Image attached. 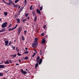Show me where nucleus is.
I'll return each mask as SVG.
<instances>
[{
    "label": "nucleus",
    "instance_id": "obj_34",
    "mask_svg": "<svg viewBox=\"0 0 79 79\" xmlns=\"http://www.w3.org/2000/svg\"><path fill=\"white\" fill-rule=\"evenodd\" d=\"M2 2H4L5 3H6V4L7 3V2H5V0H2Z\"/></svg>",
    "mask_w": 79,
    "mask_h": 79
},
{
    "label": "nucleus",
    "instance_id": "obj_37",
    "mask_svg": "<svg viewBox=\"0 0 79 79\" xmlns=\"http://www.w3.org/2000/svg\"><path fill=\"white\" fill-rule=\"evenodd\" d=\"M46 27V25H45L43 26V29H45Z\"/></svg>",
    "mask_w": 79,
    "mask_h": 79
},
{
    "label": "nucleus",
    "instance_id": "obj_5",
    "mask_svg": "<svg viewBox=\"0 0 79 79\" xmlns=\"http://www.w3.org/2000/svg\"><path fill=\"white\" fill-rule=\"evenodd\" d=\"M5 68V65L0 64V69H3Z\"/></svg>",
    "mask_w": 79,
    "mask_h": 79
},
{
    "label": "nucleus",
    "instance_id": "obj_9",
    "mask_svg": "<svg viewBox=\"0 0 79 79\" xmlns=\"http://www.w3.org/2000/svg\"><path fill=\"white\" fill-rule=\"evenodd\" d=\"M42 62V59L41 58L40 60V61H39V62H38L40 65L41 64Z\"/></svg>",
    "mask_w": 79,
    "mask_h": 79
},
{
    "label": "nucleus",
    "instance_id": "obj_3",
    "mask_svg": "<svg viewBox=\"0 0 79 79\" xmlns=\"http://www.w3.org/2000/svg\"><path fill=\"white\" fill-rule=\"evenodd\" d=\"M22 29H23V28L21 27H20L19 28L18 31V35H19V34H20V33H21V31H22Z\"/></svg>",
    "mask_w": 79,
    "mask_h": 79
},
{
    "label": "nucleus",
    "instance_id": "obj_20",
    "mask_svg": "<svg viewBox=\"0 0 79 79\" xmlns=\"http://www.w3.org/2000/svg\"><path fill=\"white\" fill-rule=\"evenodd\" d=\"M38 66H39V65L38 64V63H36L35 65V68H37V67H38Z\"/></svg>",
    "mask_w": 79,
    "mask_h": 79
},
{
    "label": "nucleus",
    "instance_id": "obj_11",
    "mask_svg": "<svg viewBox=\"0 0 79 79\" xmlns=\"http://www.w3.org/2000/svg\"><path fill=\"white\" fill-rule=\"evenodd\" d=\"M6 31L5 28H3L1 30V32H5Z\"/></svg>",
    "mask_w": 79,
    "mask_h": 79
},
{
    "label": "nucleus",
    "instance_id": "obj_27",
    "mask_svg": "<svg viewBox=\"0 0 79 79\" xmlns=\"http://www.w3.org/2000/svg\"><path fill=\"white\" fill-rule=\"evenodd\" d=\"M3 76V73H0V76Z\"/></svg>",
    "mask_w": 79,
    "mask_h": 79
},
{
    "label": "nucleus",
    "instance_id": "obj_46",
    "mask_svg": "<svg viewBox=\"0 0 79 79\" xmlns=\"http://www.w3.org/2000/svg\"><path fill=\"white\" fill-rule=\"evenodd\" d=\"M15 47L14 46V47H13V49L12 50H15Z\"/></svg>",
    "mask_w": 79,
    "mask_h": 79
},
{
    "label": "nucleus",
    "instance_id": "obj_61",
    "mask_svg": "<svg viewBox=\"0 0 79 79\" xmlns=\"http://www.w3.org/2000/svg\"><path fill=\"white\" fill-rule=\"evenodd\" d=\"M1 19H0V21H1Z\"/></svg>",
    "mask_w": 79,
    "mask_h": 79
},
{
    "label": "nucleus",
    "instance_id": "obj_18",
    "mask_svg": "<svg viewBox=\"0 0 79 79\" xmlns=\"http://www.w3.org/2000/svg\"><path fill=\"white\" fill-rule=\"evenodd\" d=\"M14 29L13 28H10L9 29L8 31H13V30H14Z\"/></svg>",
    "mask_w": 79,
    "mask_h": 79
},
{
    "label": "nucleus",
    "instance_id": "obj_48",
    "mask_svg": "<svg viewBox=\"0 0 79 79\" xmlns=\"http://www.w3.org/2000/svg\"><path fill=\"white\" fill-rule=\"evenodd\" d=\"M9 61L10 62V63H12V62H11V60H10Z\"/></svg>",
    "mask_w": 79,
    "mask_h": 79
},
{
    "label": "nucleus",
    "instance_id": "obj_36",
    "mask_svg": "<svg viewBox=\"0 0 79 79\" xmlns=\"http://www.w3.org/2000/svg\"><path fill=\"white\" fill-rule=\"evenodd\" d=\"M32 5H31L30 7V9L31 10H32Z\"/></svg>",
    "mask_w": 79,
    "mask_h": 79
},
{
    "label": "nucleus",
    "instance_id": "obj_57",
    "mask_svg": "<svg viewBox=\"0 0 79 79\" xmlns=\"http://www.w3.org/2000/svg\"><path fill=\"white\" fill-rule=\"evenodd\" d=\"M40 53H41V52H42V50H40Z\"/></svg>",
    "mask_w": 79,
    "mask_h": 79
},
{
    "label": "nucleus",
    "instance_id": "obj_35",
    "mask_svg": "<svg viewBox=\"0 0 79 79\" xmlns=\"http://www.w3.org/2000/svg\"><path fill=\"white\" fill-rule=\"evenodd\" d=\"M29 15V14L27 13L25 14V17H27V16Z\"/></svg>",
    "mask_w": 79,
    "mask_h": 79
},
{
    "label": "nucleus",
    "instance_id": "obj_44",
    "mask_svg": "<svg viewBox=\"0 0 79 79\" xmlns=\"http://www.w3.org/2000/svg\"><path fill=\"white\" fill-rule=\"evenodd\" d=\"M41 36H44V33H42L41 34Z\"/></svg>",
    "mask_w": 79,
    "mask_h": 79
},
{
    "label": "nucleus",
    "instance_id": "obj_30",
    "mask_svg": "<svg viewBox=\"0 0 79 79\" xmlns=\"http://www.w3.org/2000/svg\"><path fill=\"white\" fill-rule=\"evenodd\" d=\"M6 4L7 5H11V3H10V2H9V3H7Z\"/></svg>",
    "mask_w": 79,
    "mask_h": 79
},
{
    "label": "nucleus",
    "instance_id": "obj_40",
    "mask_svg": "<svg viewBox=\"0 0 79 79\" xmlns=\"http://www.w3.org/2000/svg\"><path fill=\"white\" fill-rule=\"evenodd\" d=\"M28 52H27V51L24 52L25 54H28Z\"/></svg>",
    "mask_w": 79,
    "mask_h": 79
},
{
    "label": "nucleus",
    "instance_id": "obj_26",
    "mask_svg": "<svg viewBox=\"0 0 79 79\" xmlns=\"http://www.w3.org/2000/svg\"><path fill=\"white\" fill-rule=\"evenodd\" d=\"M43 8V6H42L40 8V10H42V8Z\"/></svg>",
    "mask_w": 79,
    "mask_h": 79
},
{
    "label": "nucleus",
    "instance_id": "obj_24",
    "mask_svg": "<svg viewBox=\"0 0 79 79\" xmlns=\"http://www.w3.org/2000/svg\"><path fill=\"white\" fill-rule=\"evenodd\" d=\"M16 49L17 50V52H19V50L18 49V47H16Z\"/></svg>",
    "mask_w": 79,
    "mask_h": 79
},
{
    "label": "nucleus",
    "instance_id": "obj_6",
    "mask_svg": "<svg viewBox=\"0 0 79 79\" xmlns=\"http://www.w3.org/2000/svg\"><path fill=\"white\" fill-rule=\"evenodd\" d=\"M9 41L8 40H5V45L7 46L8 45V44Z\"/></svg>",
    "mask_w": 79,
    "mask_h": 79
},
{
    "label": "nucleus",
    "instance_id": "obj_50",
    "mask_svg": "<svg viewBox=\"0 0 79 79\" xmlns=\"http://www.w3.org/2000/svg\"><path fill=\"white\" fill-rule=\"evenodd\" d=\"M20 8H21V6H19L18 8V9H19Z\"/></svg>",
    "mask_w": 79,
    "mask_h": 79
},
{
    "label": "nucleus",
    "instance_id": "obj_14",
    "mask_svg": "<svg viewBox=\"0 0 79 79\" xmlns=\"http://www.w3.org/2000/svg\"><path fill=\"white\" fill-rule=\"evenodd\" d=\"M22 39L23 41L25 40V38H24V35H22Z\"/></svg>",
    "mask_w": 79,
    "mask_h": 79
},
{
    "label": "nucleus",
    "instance_id": "obj_60",
    "mask_svg": "<svg viewBox=\"0 0 79 79\" xmlns=\"http://www.w3.org/2000/svg\"><path fill=\"white\" fill-rule=\"evenodd\" d=\"M2 63H0V64H2Z\"/></svg>",
    "mask_w": 79,
    "mask_h": 79
},
{
    "label": "nucleus",
    "instance_id": "obj_16",
    "mask_svg": "<svg viewBox=\"0 0 79 79\" xmlns=\"http://www.w3.org/2000/svg\"><path fill=\"white\" fill-rule=\"evenodd\" d=\"M35 10L32 11V13L34 16H35Z\"/></svg>",
    "mask_w": 79,
    "mask_h": 79
},
{
    "label": "nucleus",
    "instance_id": "obj_15",
    "mask_svg": "<svg viewBox=\"0 0 79 79\" xmlns=\"http://www.w3.org/2000/svg\"><path fill=\"white\" fill-rule=\"evenodd\" d=\"M37 17L36 16H35V18L34 19V22H36L37 20Z\"/></svg>",
    "mask_w": 79,
    "mask_h": 79
},
{
    "label": "nucleus",
    "instance_id": "obj_55",
    "mask_svg": "<svg viewBox=\"0 0 79 79\" xmlns=\"http://www.w3.org/2000/svg\"><path fill=\"white\" fill-rule=\"evenodd\" d=\"M19 62H21V60H19Z\"/></svg>",
    "mask_w": 79,
    "mask_h": 79
},
{
    "label": "nucleus",
    "instance_id": "obj_58",
    "mask_svg": "<svg viewBox=\"0 0 79 79\" xmlns=\"http://www.w3.org/2000/svg\"><path fill=\"white\" fill-rule=\"evenodd\" d=\"M13 45H12V48H13Z\"/></svg>",
    "mask_w": 79,
    "mask_h": 79
},
{
    "label": "nucleus",
    "instance_id": "obj_39",
    "mask_svg": "<svg viewBox=\"0 0 79 79\" xmlns=\"http://www.w3.org/2000/svg\"><path fill=\"white\" fill-rule=\"evenodd\" d=\"M17 55H18L19 56H21V54L20 53H17Z\"/></svg>",
    "mask_w": 79,
    "mask_h": 79
},
{
    "label": "nucleus",
    "instance_id": "obj_45",
    "mask_svg": "<svg viewBox=\"0 0 79 79\" xmlns=\"http://www.w3.org/2000/svg\"><path fill=\"white\" fill-rule=\"evenodd\" d=\"M16 64V66H18V65H19V64H16H16Z\"/></svg>",
    "mask_w": 79,
    "mask_h": 79
},
{
    "label": "nucleus",
    "instance_id": "obj_22",
    "mask_svg": "<svg viewBox=\"0 0 79 79\" xmlns=\"http://www.w3.org/2000/svg\"><path fill=\"white\" fill-rule=\"evenodd\" d=\"M24 60H28V57L26 56L24 58Z\"/></svg>",
    "mask_w": 79,
    "mask_h": 79
},
{
    "label": "nucleus",
    "instance_id": "obj_2",
    "mask_svg": "<svg viewBox=\"0 0 79 79\" xmlns=\"http://www.w3.org/2000/svg\"><path fill=\"white\" fill-rule=\"evenodd\" d=\"M8 24V23L5 22L4 23L2 24L1 25V26L3 28L4 27H6V26L7 25V24Z\"/></svg>",
    "mask_w": 79,
    "mask_h": 79
},
{
    "label": "nucleus",
    "instance_id": "obj_51",
    "mask_svg": "<svg viewBox=\"0 0 79 79\" xmlns=\"http://www.w3.org/2000/svg\"><path fill=\"white\" fill-rule=\"evenodd\" d=\"M33 55H34V56H35V55H36V53H34Z\"/></svg>",
    "mask_w": 79,
    "mask_h": 79
},
{
    "label": "nucleus",
    "instance_id": "obj_4",
    "mask_svg": "<svg viewBox=\"0 0 79 79\" xmlns=\"http://www.w3.org/2000/svg\"><path fill=\"white\" fill-rule=\"evenodd\" d=\"M21 73L25 75L26 74H27V72L25 71H24L23 69H21Z\"/></svg>",
    "mask_w": 79,
    "mask_h": 79
},
{
    "label": "nucleus",
    "instance_id": "obj_54",
    "mask_svg": "<svg viewBox=\"0 0 79 79\" xmlns=\"http://www.w3.org/2000/svg\"><path fill=\"white\" fill-rule=\"evenodd\" d=\"M34 55H33L32 56V57H33V58H34Z\"/></svg>",
    "mask_w": 79,
    "mask_h": 79
},
{
    "label": "nucleus",
    "instance_id": "obj_1",
    "mask_svg": "<svg viewBox=\"0 0 79 79\" xmlns=\"http://www.w3.org/2000/svg\"><path fill=\"white\" fill-rule=\"evenodd\" d=\"M38 44V43L34 42L32 43V47H33V48H35V47H37Z\"/></svg>",
    "mask_w": 79,
    "mask_h": 79
},
{
    "label": "nucleus",
    "instance_id": "obj_32",
    "mask_svg": "<svg viewBox=\"0 0 79 79\" xmlns=\"http://www.w3.org/2000/svg\"><path fill=\"white\" fill-rule=\"evenodd\" d=\"M10 3H12V4H13V5H15V4L12 1H10Z\"/></svg>",
    "mask_w": 79,
    "mask_h": 79
},
{
    "label": "nucleus",
    "instance_id": "obj_59",
    "mask_svg": "<svg viewBox=\"0 0 79 79\" xmlns=\"http://www.w3.org/2000/svg\"><path fill=\"white\" fill-rule=\"evenodd\" d=\"M40 55H42V53L40 52Z\"/></svg>",
    "mask_w": 79,
    "mask_h": 79
},
{
    "label": "nucleus",
    "instance_id": "obj_31",
    "mask_svg": "<svg viewBox=\"0 0 79 79\" xmlns=\"http://www.w3.org/2000/svg\"><path fill=\"white\" fill-rule=\"evenodd\" d=\"M18 27V24L16 25L13 28H14V29H16V27Z\"/></svg>",
    "mask_w": 79,
    "mask_h": 79
},
{
    "label": "nucleus",
    "instance_id": "obj_41",
    "mask_svg": "<svg viewBox=\"0 0 79 79\" xmlns=\"http://www.w3.org/2000/svg\"><path fill=\"white\" fill-rule=\"evenodd\" d=\"M21 11H22V10H21V9H20V10H19V15L20 14V13L21 12Z\"/></svg>",
    "mask_w": 79,
    "mask_h": 79
},
{
    "label": "nucleus",
    "instance_id": "obj_13",
    "mask_svg": "<svg viewBox=\"0 0 79 79\" xmlns=\"http://www.w3.org/2000/svg\"><path fill=\"white\" fill-rule=\"evenodd\" d=\"M37 40H38V39H37V38H35V41H34V42H36V43H38L37 42Z\"/></svg>",
    "mask_w": 79,
    "mask_h": 79
},
{
    "label": "nucleus",
    "instance_id": "obj_47",
    "mask_svg": "<svg viewBox=\"0 0 79 79\" xmlns=\"http://www.w3.org/2000/svg\"><path fill=\"white\" fill-rule=\"evenodd\" d=\"M26 32H27V31H26V30H25L24 31V33H26Z\"/></svg>",
    "mask_w": 79,
    "mask_h": 79
},
{
    "label": "nucleus",
    "instance_id": "obj_62",
    "mask_svg": "<svg viewBox=\"0 0 79 79\" xmlns=\"http://www.w3.org/2000/svg\"><path fill=\"white\" fill-rule=\"evenodd\" d=\"M14 42H16V40H14Z\"/></svg>",
    "mask_w": 79,
    "mask_h": 79
},
{
    "label": "nucleus",
    "instance_id": "obj_17",
    "mask_svg": "<svg viewBox=\"0 0 79 79\" xmlns=\"http://www.w3.org/2000/svg\"><path fill=\"white\" fill-rule=\"evenodd\" d=\"M5 64H10V63L8 62V60H7L5 62Z\"/></svg>",
    "mask_w": 79,
    "mask_h": 79
},
{
    "label": "nucleus",
    "instance_id": "obj_64",
    "mask_svg": "<svg viewBox=\"0 0 79 79\" xmlns=\"http://www.w3.org/2000/svg\"><path fill=\"white\" fill-rule=\"evenodd\" d=\"M8 71H7L6 72V73H8Z\"/></svg>",
    "mask_w": 79,
    "mask_h": 79
},
{
    "label": "nucleus",
    "instance_id": "obj_33",
    "mask_svg": "<svg viewBox=\"0 0 79 79\" xmlns=\"http://www.w3.org/2000/svg\"><path fill=\"white\" fill-rule=\"evenodd\" d=\"M24 3H25V5H26L27 4V0H25V1H24Z\"/></svg>",
    "mask_w": 79,
    "mask_h": 79
},
{
    "label": "nucleus",
    "instance_id": "obj_10",
    "mask_svg": "<svg viewBox=\"0 0 79 79\" xmlns=\"http://www.w3.org/2000/svg\"><path fill=\"white\" fill-rule=\"evenodd\" d=\"M16 21H17V23H20V19L19 18L17 19Z\"/></svg>",
    "mask_w": 79,
    "mask_h": 79
},
{
    "label": "nucleus",
    "instance_id": "obj_43",
    "mask_svg": "<svg viewBox=\"0 0 79 79\" xmlns=\"http://www.w3.org/2000/svg\"><path fill=\"white\" fill-rule=\"evenodd\" d=\"M36 62L37 63H39V60L37 59Z\"/></svg>",
    "mask_w": 79,
    "mask_h": 79
},
{
    "label": "nucleus",
    "instance_id": "obj_25",
    "mask_svg": "<svg viewBox=\"0 0 79 79\" xmlns=\"http://www.w3.org/2000/svg\"><path fill=\"white\" fill-rule=\"evenodd\" d=\"M4 14L5 15V16H7L8 13H7V12H4Z\"/></svg>",
    "mask_w": 79,
    "mask_h": 79
},
{
    "label": "nucleus",
    "instance_id": "obj_42",
    "mask_svg": "<svg viewBox=\"0 0 79 79\" xmlns=\"http://www.w3.org/2000/svg\"><path fill=\"white\" fill-rule=\"evenodd\" d=\"M23 9H24V7H22L20 8L21 10H22Z\"/></svg>",
    "mask_w": 79,
    "mask_h": 79
},
{
    "label": "nucleus",
    "instance_id": "obj_49",
    "mask_svg": "<svg viewBox=\"0 0 79 79\" xmlns=\"http://www.w3.org/2000/svg\"><path fill=\"white\" fill-rule=\"evenodd\" d=\"M30 18V17L29 16L27 17V19H29Z\"/></svg>",
    "mask_w": 79,
    "mask_h": 79
},
{
    "label": "nucleus",
    "instance_id": "obj_52",
    "mask_svg": "<svg viewBox=\"0 0 79 79\" xmlns=\"http://www.w3.org/2000/svg\"><path fill=\"white\" fill-rule=\"evenodd\" d=\"M33 55H34V56H35V55H36V53H34Z\"/></svg>",
    "mask_w": 79,
    "mask_h": 79
},
{
    "label": "nucleus",
    "instance_id": "obj_28",
    "mask_svg": "<svg viewBox=\"0 0 79 79\" xmlns=\"http://www.w3.org/2000/svg\"><path fill=\"white\" fill-rule=\"evenodd\" d=\"M19 1V0H15V3H17Z\"/></svg>",
    "mask_w": 79,
    "mask_h": 79
},
{
    "label": "nucleus",
    "instance_id": "obj_53",
    "mask_svg": "<svg viewBox=\"0 0 79 79\" xmlns=\"http://www.w3.org/2000/svg\"><path fill=\"white\" fill-rule=\"evenodd\" d=\"M25 48V50H27L28 49V48Z\"/></svg>",
    "mask_w": 79,
    "mask_h": 79
},
{
    "label": "nucleus",
    "instance_id": "obj_56",
    "mask_svg": "<svg viewBox=\"0 0 79 79\" xmlns=\"http://www.w3.org/2000/svg\"><path fill=\"white\" fill-rule=\"evenodd\" d=\"M26 71H28V70L27 69H26Z\"/></svg>",
    "mask_w": 79,
    "mask_h": 79
},
{
    "label": "nucleus",
    "instance_id": "obj_23",
    "mask_svg": "<svg viewBox=\"0 0 79 79\" xmlns=\"http://www.w3.org/2000/svg\"><path fill=\"white\" fill-rule=\"evenodd\" d=\"M27 20V19H24L23 20H22V21H23V23H24L25 21H26V20Z\"/></svg>",
    "mask_w": 79,
    "mask_h": 79
},
{
    "label": "nucleus",
    "instance_id": "obj_29",
    "mask_svg": "<svg viewBox=\"0 0 79 79\" xmlns=\"http://www.w3.org/2000/svg\"><path fill=\"white\" fill-rule=\"evenodd\" d=\"M12 44V42H11V41H9L8 45H10V44Z\"/></svg>",
    "mask_w": 79,
    "mask_h": 79
},
{
    "label": "nucleus",
    "instance_id": "obj_21",
    "mask_svg": "<svg viewBox=\"0 0 79 79\" xmlns=\"http://www.w3.org/2000/svg\"><path fill=\"white\" fill-rule=\"evenodd\" d=\"M12 27V24H10L8 27L7 28H10V27Z\"/></svg>",
    "mask_w": 79,
    "mask_h": 79
},
{
    "label": "nucleus",
    "instance_id": "obj_63",
    "mask_svg": "<svg viewBox=\"0 0 79 79\" xmlns=\"http://www.w3.org/2000/svg\"><path fill=\"white\" fill-rule=\"evenodd\" d=\"M2 79H6V78H3Z\"/></svg>",
    "mask_w": 79,
    "mask_h": 79
},
{
    "label": "nucleus",
    "instance_id": "obj_12",
    "mask_svg": "<svg viewBox=\"0 0 79 79\" xmlns=\"http://www.w3.org/2000/svg\"><path fill=\"white\" fill-rule=\"evenodd\" d=\"M10 56H12L13 58H15L16 56V54H14L13 55H11Z\"/></svg>",
    "mask_w": 79,
    "mask_h": 79
},
{
    "label": "nucleus",
    "instance_id": "obj_38",
    "mask_svg": "<svg viewBox=\"0 0 79 79\" xmlns=\"http://www.w3.org/2000/svg\"><path fill=\"white\" fill-rule=\"evenodd\" d=\"M40 59V56H37V60H39Z\"/></svg>",
    "mask_w": 79,
    "mask_h": 79
},
{
    "label": "nucleus",
    "instance_id": "obj_8",
    "mask_svg": "<svg viewBox=\"0 0 79 79\" xmlns=\"http://www.w3.org/2000/svg\"><path fill=\"white\" fill-rule=\"evenodd\" d=\"M36 11H37V12L38 14H39V15H41V13H40V11L39 9H37Z\"/></svg>",
    "mask_w": 79,
    "mask_h": 79
},
{
    "label": "nucleus",
    "instance_id": "obj_7",
    "mask_svg": "<svg viewBox=\"0 0 79 79\" xmlns=\"http://www.w3.org/2000/svg\"><path fill=\"white\" fill-rule=\"evenodd\" d=\"M46 42V40H45L44 39H43L42 41V44H44V43H45Z\"/></svg>",
    "mask_w": 79,
    "mask_h": 79
},
{
    "label": "nucleus",
    "instance_id": "obj_19",
    "mask_svg": "<svg viewBox=\"0 0 79 79\" xmlns=\"http://www.w3.org/2000/svg\"><path fill=\"white\" fill-rule=\"evenodd\" d=\"M18 6H19V5H15V4L13 5L14 8H16V7H18Z\"/></svg>",
    "mask_w": 79,
    "mask_h": 79
}]
</instances>
